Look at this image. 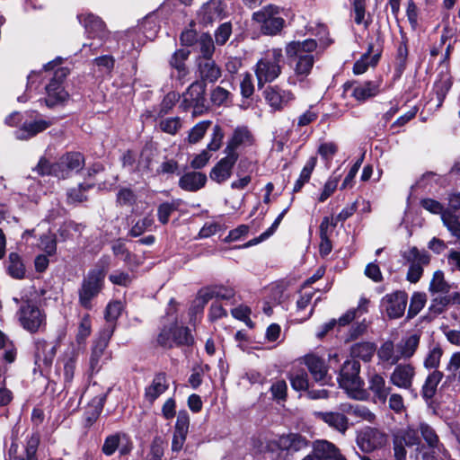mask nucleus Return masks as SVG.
<instances>
[{"mask_svg": "<svg viewBox=\"0 0 460 460\" xmlns=\"http://www.w3.org/2000/svg\"><path fill=\"white\" fill-rule=\"evenodd\" d=\"M61 58H58L44 66V70H54L53 76L49 84L45 86L46 97L43 99L45 104L49 108L63 104L69 98L68 93L63 86L64 80L69 74L66 67H61Z\"/></svg>", "mask_w": 460, "mask_h": 460, "instance_id": "obj_1", "label": "nucleus"}, {"mask_svg": "<svg viewBox=\"0 0 460 460\" xmlns=\"http://www.w3.org/2000/svg\"><path fill=\"white\" fill-rule=\"evenodd\" d=\"M284 56L281 49L267 50L255 66V75L258 86L263 87L266 83L276 80L282 71Z\"/></svg>", "mask_w": 460, "mask_h": 460, "instance_id": "obj_2", "label": "nucleus"}, {"mask_svg": "<svg viewBox=\"0 0 460 460\" xmlns=\"http://www.w3.org/2000/svg\"><path fill=\"white\" fill-rule=\"evenodd\" d=\"M317 42L308 39L304 41H292L286 47L288 58H296L295 72L297 75L306 76L311 72L314 63V54Z\"/></svg>", "mask_w": 460, "mask_h": 460, "instance_id": "obj_3", "label": "nucleus"}, {"mask_svg": "<svg viewBox=\"0 0 460 460\" xmlns=\"http://www.w3.org/2000/svg\"><path fill=\"white\" fill-rule=\"evenodd\" d=\"M105 270L102 267L91 270L84 278L78 290L79 304L85 309L93 307L92 301L99 295L103 287Z\"/></svg>", "mask_w": 460, "mask_h": 460, "instance_id": "obj_4", "label": "nucleus"}, {"mask_svg": "<svg viewBox=\"0 0 460 460\" xmlns=\"http://www.w3.org/2000/svg\"><path fill=\"white\" fill-rule=\"evenodd\" d=\"M359 362L354 358L348 359L343 363L338 377L341 387L354 398L362 391L364 385V382L359 376Z\"/></svg>", "mask_w": 460, "mask_h": 460, "instance_id": "obj_5", "label": "nucleus"}, {"mask_svg": "<svg viewBox=\"0 0 460 460\" xmlns=\"http://www.w3.org/2000/svg\"><path fill=\"white\" fill-rule=\"evenodd\" d=\"M402 256L409 264L406 279L411 283H417L423 274V267L430 262V255L428 252L413 246L402 252Z\"/></svg>", "mask_w": 460, "mask_h": 460, "instance_id": "obj_6", "label": "nucleus"}, {"mask_svg": "<svg viewBox=\"0 0 460 460\" xmlns=\"http://www.w3.org/2000/svg\"><path fill=\"white\" fill-rule=\"evenodd\" d=\"M307 447V441L305 438L297 434H288L281 436L278 439L271 441L268 447L272 453L279 451V460H287L289 455L300 451Z\"/></svg>", "mask_w": 460, "mask_h": 460, "instance_id": "obj_7", "label": "nucleus"}, {"mask_svg": "<svg viewBox=\"0 0 460 460\" xmlns=\"http://www.w3.org/2000/svg\"><path fill=\"white\" fill-rule=\"evenodd\" d=\"M17 315L21 325L32 333L38 332L46 322L45 314L31 301H25L22 304Z\"/></svg>", "mask_w": 460, "mask_h": 460, "instance_id": "obj_8", "label": "nucleus"}, {"mask_svg": "<svg viewBox=\"0 0 460 460\" xmlns=\"http://www.w3.org/2000/svg\"><path fill=\"white\" fill-rule=\"evenodd\" d=\"M279 9L271 5L253 13L252 19L260 23V29L265 35H276L284 27L285 20L279 16Z\"/></svg>", "mask_w": 460, "mask_h": 460, "instance_id": "obj_9", "label": "nucleus"}, {"mask_svg": "<svg viewBox=\"0 0 460 460\" xmlns=\"http://www.w3.org/2000/svg\"><path fill=\"white\" fill-rule=\"evenodd\" d=\"M180 108L186 111L193 108V115H201L206 110L205 86L200 83L191 84L182 94Z\"/></svg>", "mask_w": 460, "mask_h": 460, "instance_id": "obj_10", "label": "nucleus"}, {"mask_svg": "<svg viewBox=\"0 0 460 460\" xmlns=\"http://www.w3.org/2000/svg\"><path fill=\"white\" fill-rule=\"evenodd\" d=\"M357 445L365 453L383 448L388 441L387 435L376 428L367 427L357 435Z\"/></svg>", "mask_w": 460, "mask_h": 460, "instance_id": "obj_11", "label": "nucleus"}, {"mask_svg": "<svg viewBox=\"0 0 460 460\" xmlns=\"http://www.w3.org/2000/svg\"><path fill=\"white\" fill-rule=\"evenodd\" d=\"M84 165V159L82 154L67 153L54 164L55 177L58 179L68 178L73 173L80 172Z\"/></svg>", "mask_w": 460, "mask_h": 460, "instance_id": "obj_12", "label": "nucleus"}, {"mask_svg": "<svg viewBox=\"0 0 460 460\" xmlns=\"http://www.w3.org/2000/svg\"><path fill=\"white\" fill-rule=\"evenodd\" d=\"M114 331V324L105 325L100 332L98 339L93 342L90 356V368L92 371H98L100 369L101 359Z\"/></svg>", "mask_w": 460, "mask_h": 460, "instance_id": "obj_13", "label": "nucleus"}, {"mask_svg": "<svg viewBox=\"0 0 460 460\" xmlns=\"http://www.w3.org/2000/svg\"><path fill=\"white\" fill-rule=\"evenodd\" d=\"M408 302V295L404 291H395L385 295L381 305L391 319H397L404 314Z\"/></svg>", "mask_w": 460, "mask_h": 460, "instance_id": "obj_14", "label": "nucleus"}, {"mask_svg": "<svg viewBox=\"0 0 460 460\" xmlns=\"http://www.w3.org/2000/svg\"><path fill=\"white\" fill-rule=\"evenodd\" d=\"M419 431L411 427L397 431L394 438V457L406 458L404 447H413L420 444Z\"/></svg>", "mask_w": 460, "mask_h": 460, "instance_id": "obj_15", "label": "nucleus"}, {"mask_svg": "<svg viewBox=\"0 0 460 460\" xmlns=\"http://www.w3.org/2000/svg\"><path fill=\"white\" fill-rule=\"evenodd\" d=\"M415 375V367L411 364H398L391 373L389 382L399 389L411 391Z\"/></svg>", "mask_w": 460, "mask_h": 460, "instance_id": "obj_16", "label": "nucleus"}, {"mask_svg": "<svg viewBox=\"0 0 460 460\" xmlns=\"http://www.w3.org/2000/svg\"><path fill=\"white\" fill-rule=\"evenodd\" d=\"M264 98L273 111H282L295 99V96L291 91L273 85L265 89Z\"/></svg>", "mask_w": 460, "mask_h": 460, "instance_id": "obj_17", "label": "nucleus"}, {"mask_svg": "<svg viewBox=\"0 0 460 460\" xmlns=\"http://www.w3.org/2000/svg\"><path fill=\"white\" fill-rule=\"evenodd\" d=\"M226 155L220 159L210 172L211 180L222 183L230 178L232 169L238 159V155L225 153Z\"/></svg>", "mask_w": 460, "mask_h": 460, "instance_id": "obj_18", "label": "nucleus"}, {"mask_svg": "<svg viewBox=\"0 0 460 460\" xmlns=\"http://www.w3.org/2000/svg\"><path fill=\"white\" fill-rule=\"evenodd\" d=\"M50 119H35L26 120L22 126L15 132V136L18 139L26 140L35 137L37 134L43 132L52 125Z\"/></svg>", "mask_w": 460, "mask_h": 460, "instance_id": "obj_19", "label": "nucleus"}, {"mask_svg": "<svg viewBox=\"0 0 460 460\" xmlns=\"http://www.w3.org/2000/svg\"><path fill=\"white\" fill-rule=\"evenodd\" d=\"M225 16V6L220 0H210L204 4L198 13L199 21L203 24L212 23Z\"/></svg>", "mask_w": 460, "mask_h": 460, "instance_id": "obj_20", "label": "nucleus"}, {"mask_svg": "<svg viewBox=\"0 0 460 460\" xmlns=\"http://www.w3.org/2000/svg\"><path fill=\"white\" fill-rule=\"evenodd\" d=\"M368 389L372 393L376 402L385 403L392 391V387L386 385L383 376L373 373L368 377Z\"/></svg>", "mask_w": 460, "mask_h": 460, "instance_id": "obj_21", "label": "nucleus"}, {"mask_svg": "<svg viewBox=\"0 0 460 460\" xmlns=\"http://www.w3.org/2000/svg\"><path fill=\"white\" fill-rule=\"evenodd\" d=\"M253 142V137L251 131L247 127H237L231 137L228 141L226 147L225 148V153H229L232 155H238L235 150L239 146H251Z\"/></svg>", "mask_w": 460, "mask_h": 460, "instance_id": "obj_22", "label": "nucleus"}, {"mask_svg": "<svg viewBox=\"0 0 460 460\" xmlns=\"http://www.w3.org/2000/svg\"><path fill=\"white\" fill-rule=\"evenodd\" d=\"M197 66L202 81L214 83L221 76V69L212 58H197Z\"/></svg>", "mask_w": 460, "mask_h": 460, "instance_id": "obj_23", "label": "nucleus"}, {"mask_svg": "<svg viewBox=\"0 0 460 460\" xmlns=\"http://www.w3.org/2000/svg\"><path fill=\"white\" fill-rule=\"evenodd\" d=\"M78 19L84 24L89 37L102 40L106 35L105 25L99 17L88 13L79 15Z\"/></svg>", "mask_w": 460, "mask_h": 460, "instance_id": "obj_24", "label": "nucleus"}, {"mask_svg": "<svg viewBox=\"0 0 460 460\" xmlns=\"http://www.w3.org/2000/svg\"><path fill=\"white\" fill-rule=\"evenodd\" d=\"M305 365L314 379L321 385L328 383L327 367L322 358L314 355L305 358Z\"/></svg>", "mask_w": 460, "mask_h": 460, "instance_id": "obj_25", "label": "nucleus"}, {"mask_svg": "<svg viewBox=\"0 0 460 460\" xmlns=\"http://www.w3.org/2000/svg\"><path fill=\"white\" fill-rule=\"evenodd\" d=\"M316 415L329 427L334 429L341 434H344L349 429V419L342 412L320 411L316 412Z\"/></svg>", "mask_w": 460, "mask_h": 460, "instance_id": "obj_26", "label": "nucleus"}, {"mask_svg": "<svg viewBox=\"0 0 460 460\" xmlns=\"http://www.w3.org/2000/svg\"><path fill=\"white\" fill-rule=\"evenodd\" d=\"M314 451L322 460H346L336 446L327 440H317Z\"/></svg>", "mask_w": 460, "mask_h": 460, "instance_id": "obj_27", "label": "nucleus"}, {"mask_svg": "<svg viewBox=\"0 0 460 460\" xmlns=\"http://www.w3.org/2000/svg\"><path fill=\"white\" fill-rule=\"evenodd\" d=\"M207 182V176L203 172H190L183 174L179 180V186L187 191H197L203 188Z\"/></svg>", "mask_w": 460, "mask_h": 460, "instance_id": "obj_28", "label": "nucleus"}, {"mask_svg": "<svg viewBox=\"0 0 460 460\" xmlns=\"http://www.w3.org/2000/svg\"><path fill=\"white\" fill-rule=\"evenodd\" d=\"M78 356L79 349L74 344H70L63 358L64 379L66 383L70 384L73 381Z\"/></svg>", "mask_w": 460, "mask_h": 460, "instance_id": "obj_29", "label": "nucleus"}, {"mask_svg": "<svg viewBox=\"0 0 460 460\" xmlns=\"http://www.w3.org/2000/svg\"><path fill=\"white\" fill-rule=\"evenodd\" d=\"M169 387L166 376L163 373L157 374L151 385L146 388L145 396L150 402H154Z\"/></svg>", "mask_w": 460, "mask_h": 460, "instance_id": "obj_30", "label": "nucleus"}, {"mask_svg": "<svg viewBox=\"0 0 460 460\" xmlns=\"http://www.w3.org/2000/svg\"><path fill=\"white\" fill-rule=\"evenodd\" d=\"M379 92V84L367 81L355 85L352 89V96L358 102H364L368 98L376 96Z\"/></svg>", "mask_w": 460, "mask_h": 460, "instance_id": "obj_31", "label": "nucleus"}, {"mask_svg": "<svg viewBox=\"0 0 460 460\" xmlns=\"http://www.w3.org/2000/svg\"><path fill=\"white\" fill-rule=\"evenodd\" d=\"M420 343V335L411 334L402 339L397 345L396 349L401 358H410L415 353Z\"/></svg>", "mask_w": 460, "mask_h": 460, "instance_id": "obj_32", "label": "nucleus"}, {"mask_svg": "<svg viewBox=\"0 0 460 460\" xmlns=\"http://www.w3.org/2000/svg\"><path fill=\"white\" fill-rule=\"evenodd\" d=\"M155 119L158 120L157 128L159 130L169 135H176L182 128V120L180 117H155Z\"/></svg>", "mask_w": 460, "mask_h": 460, "instance_id": "obj_33", "label": "nucleus"}, {"mask_svg": "<svg viewBox=\"0 0 460 460\" xmlns=\"http://www.w3.org/2000/svg\"><path fill=\"white\" fill-rule=\"evenodd\" d=\"M373 48H374L373 45L369 44L367 52L365 53L364 55H362V57L358 61H356V63L354 64V66H353V73L355 75L364 74L367 70V68L370 65L375 66L377 63L379 56H380L379 53L375 54L370 58V54L373 53V51H374Z\"/></svg>", "mask_w": 460, "mask_h": 460, "instance_id": "obj_34", "label": "nucleus"}, {"mask_svg": "<svg viewBox=\"0 0 460 460\" xmlns=\"http://www.w3.org/2000/svg\"><path fill=\"white\" fill-rule=\"evenodd\" d=\"M376 349V345L372 342H358L351 346L350 355L353 358H358L364 361H369L374 356Z\"/></svg>", "mask_w": 460, "mask_h": 460, "instance_id": "obj_35", "label": "nucleus"}, {"mask_svg": "<svg viewBox=\"0 0 460 460\" xmlns=\"http://www.w3.org/2000/svg\"><path fill=\"white\" fill-rule=\"evenodd\" d=\"M8 274L17 279H23L25 275V268L23 262L16 252H11L6 262Z\"/></svg>", "mask_w": 460, "mask_h": 460, "instance_id": "obj_36", "label": "nucleus"}, {"mask_svg": "<svg viewBox=\"0 0 460 460\" xmlns=\"http://www.w3.org/2000/svg\"><path fill=\"white\" fill-rule=\"evenodd\" d=\"M442 222L450 234L460 242V217L449 210L442 214Z\"/></svg>", "mask_w": 460, "mask_h": 460, "instance_id": "obj_37", "label": "nucleus"}, {"mask_svg": "<svg viewBox=\"0 0 460 460\" xmlns=\"http://www.w3.org/2000/svg\"><path fill=\"white\" fill-rule=\"evenodd\" d=\"M377 356L380 360L387 362L391 365L396 364L401 357L399 352L396 350L392 341H385L378 349Z\"/></svg>", "mask_w": 460, "mask_h": 460, "instance_id": "obj_38", "label": "nucleus"}, {"mask_svg": "<svg viewBox=\"0 0 460 460\" xmlns=\"http://www.w3.org/2000/svg\"><path fill=\"white\" fill-rule=\"evenodd\" d=\"M180 100V94L175 92L168 93L155 111V117L163 118L168 114Z\"/></svg>", "mask_w": 460, "mask_h": 460, "instance_id": "obj_39", "label": "nucleus"}, {"mask_svg": "<svg viewBox=\"0 0 460 460\" xmlns=\"http://www.w3.org/2000/svg\"><path fill=\"white\" fill-rule=\"evenodd\" d=\"M450 289L449 284L446 281L442 270L434 272L429 283V290L431 294H447Z\"/></svg>", "mask_w": 460, "mask_h": 460, "instance_id": "obj_40", "label": "nucleus"}, {"mask_svg": "<svg viewBox=\"0 0 460 460\" xmlns=\"http://www.w3.org/2000/svg\"><path fill=\"white\" fill-rule=\"evenodd\" d=\"M443 377V374L439 371H433L428 376L423 386L422 396L426 399H430L434 396L437 386Z\"/></svg>", "mask_w": 460, "mask_h": 460, "instance_id": "obj_41", "label": "nucleus"}, {"mask_svg": "<svg viewBox=\"0 0 460 460\" xmlns=\"http://www.w3.org/2000/svg\"><path fill=\"white\" fill-rule=\"evenodd\" d=\"M449 458L450 454L442 443L429 446L422 453L423 460H447Z\"/></svg>", "mask_w": 460, "mask_h": 460, "instance_id": "obj_42", "label": "nucleus"}, {"mask_svg": "<svg viewBox=\"0 0 460 460\" xmlns=\"http://www.w3.org/2000/svg\"><path fill=\"white\" fill-rule=\"evenodd\" d=\"M200 56L198 58H212L215 51L213 40L209 34L203 33L197 40Z\"/></svg>", "mask_w": 460, "mask_h": 460, "instance_id": "obj_43", "label": "nucleus"}, {"mask_svg": "<svg viewBox=\"0 0 460 460\" xmlns=\"http://www.w3.org/2000/svg\"><path fill=\"white\" fill-rule=\"evenodd\" d=\"M172 329L174 346H190L193 344L194 339L190 334V331L189 330V328L175 325L172 327Z\"/></svg>", "mask_w": 460, "mask_h": 460, "instance_id": "obj_44", "label": "nucleus"}, {"mask_svg": "<svg viewBox=\"0 0 460 460\" xmlns=\"http://www.w3.org/2000/svg\"><path fill=\"white\" fill-rule=\"evenodd\" d=\"M210 125V120H202L197 123L193 128H190L189 132L187 138L188 142L190 144H196L199 142L207 133Z\"/></svg>", "mask_w": 460, "mask_h": 460, "instance_id": "obj_45", "label": "nucleus"}, {"mask_svg": "<svg viewBox=\"0 0 460 460\" xmlns=\"http://www.w3.org/2000/svg\"><path fill=\"white\" fill-rule=\"evenodd\" d=\"M288 379L292 388L296 391H304L308 388V377L304 370H297L289 374Z\"/></svg>", "mask_w": 460, "mask_h": 460, "instance_id": "obj_46", "label": "nucleus"}, {"mask_svg": "<svg viewBox=\"0 0 460 460\" xmlns=\"http://www.w3.org/2000/svg\"><path fill=\"white\" fill-rule=\"evenodd\" d=\"M165 448V442L160 437H155L150 446V450L144 460H162Z\"/></svg>", "mask_w": 460, "mask_h": 460, "instance_id": "obj_47", "label": "nucleus"}, {"mask_svg": "<svg viewBox=\"0 0 460 460\" xmlns=\"http://www.w3.org/2000/svg\"><path fill=\"white\" fill-rule=\"evenodd\" d=\"M425 304L426 295L423 293L415 292L411 298L407 317L410 319L415 317L424 307Z\"/></svg>", "mask_w": 460, "mask_h": 460, "instance_id": "obj_48", "label": "nucleus"}, {"mask_svg": "<svg viewBox=\"0 0 460 460\" xmlns=\"http://www.w3.org/2000/svg\"><path fill=\"white\" fill-rule=\"evenodd\" d=\"M344 412L353 413L355 416L360 417L362 420L368 422H374L376 420V415L368 408L361 405H349L344 406Z\"/></svg>", "mask_w": 460, "mask_h": 460, "instance_id": "obj_49", "label": "nucleus"}, {"mask_svg": "<svg viewBox=\"0 0 460 460\" xmlns=\"http://www.w3.org/2000/svg\"><path fill=\"white\" fill-rule=\"evenodd\" d=\"M92 332V322L88 314H84L79 323L76 341L78 344L84 343Z\"/></svg>", "mask_w": 460, "mask_h": 460, "instance_id": "obj_50", "label": "nucleus"}, {"mask_svg": "<svg viewBox=\"0 0 460 460\" xmlns=\"http://www.w3.org/2000/svg\"><path fill=\"white\" fill-rule=\"evenodd\" d=\"M123 309V305L119 301H113L108 304L105 310V319L107 323L105 325L114 324L119 317Z\"/></svg>", "mask_w": 460, "mask_h": 460, "instance_id": "obj_51", "label": "nucleus"}, {"mask_svg": "<svg viewBox=\"0 0 460 460\" xmlns=\"http://www.w3.org/2000/svg\"><path fill=\"white\" fill-rule=\"evenodd\" d=\"M419 430L423 438L427 447L441 443L435 429L427 423H420Z\"/></svg>", "mask_w": 460, "mask_h": 460, "instance_id": "obj_52", "label": "nucleus"}, {"mask_svg": "<svg viewBox=\"0 0 460 460\" xmlns=\"http://www.w3.org/2000/svg\"><path fill=\"white\" fill-rule=\"evenodd\" d=\"M178 204L175 202H164L157 209V217L160 223L165 225L168 223L171 215L176 211Z\"/></svg>", "mask_w": 460, "mask_h": 460, "instance_id": "obj_53", "label": "nucleus"}, {"mask_svg": "<svg viewBox=\"0 0 460 460\" xmlns=\"http://www.w3.org/2000/svg\"><path fill=\"white\" fill-rule=\"evenodd\" d=\"M340 181V175H332L325 182L323 191L318 197L319 202H324L335 191L338 182Z\"/></svg>", "mask_w": 460, "mask_h": 460, "instance_id": "obj_54", "label": "nucleus"}, {"mask_svg": "<svg viewBox=\"0 0 460 460\" xmlns=\"http://www.w3.org/2000/svg\"><path fill=\"white\" fill-rule=\"evenodd\" d=\"M190 52L184 49H179L172 55L170 64L182 75L185 74L186 68L184 61L188 58Z\"/></svg>", "mask_w": 460, "mask_h": 460, "instance_id": "obj_55", "label": "nucleus"}, {"mask_svg": "<svg viewBox=\"0 0 460 460\" xmlns=\"http://www.w3.org/2000/svg\"><path fill=\"white\" fill-rule=\"evenodd\" d=\"M154 225V219L151 217H145L144 218L138 220L131 228L130 235L137 237L141 235L146 231L151 230Z\"/></svg>", "mask_w": 460, "mask_h": 460, "instance_id": "obj_56", "label": "nucleus"}, {"mask_svg": "<svg viewBox=\"0 0 460 460\" xmlns=\"http://www.w3.org/2000/svg\"><path fill=\"white\" fill-rule=\"evenodd\" d=\"M223 138H224V133H223L221 127L218 125H216L213 128L211 139L207 146V150L213 151V152L219 150L222 146Z\"/></svg>", "mask_w": 460, "mask_h": 460, "instance_id": "obj_57", "label": "nucleus"}, {"mask_svg": "<svg viewBox=\"0 0 460 460\" xmlns=\"http://www.w3.org/2000/svg\"><path fill=\"white\" fill-rule=\"evenodd\" d=\"M91 185L79 184L78 187L73 188L67 192V199L70 203H80L86 199L84 192Z\"/></svg>", "mask_w": 460, "mask_h": 460, "instance_id": "obj_58", "label": "nucleus"}, {"mask_svg": "<svg viewBox=\"0 0 460 460\" xmlns=\"http://www.w3.org/2000/svg\"><path fill=\"white\" fill-rule=\"evenodd\" d=\"M420 205L425 210L435 215H440L441 217L443 213L448 211L444 208V206L440 202L429 198L421 199Z\"/></svg>", "mask_w": 460, "mask_h": 460, "instance_id": "obj_59", "label": "nucleus"}, {"mask_svg": "<svg viewBox=\"0 0 460 460\" xmlns=\"http://www.w3.org/2000/svg\"><path fill=\"white\" fill-rule=\"evenodd\" d=\"M39 445V438L31 436L28 441L25 449V457L17 456L14 460H37L36 452Z\"/></svg>", "mask_w": 460, "mask_h": 460, "instance_id": "obj_60", "label": "nucleus"}, {"mask_svg": "<svg viewBox=\"0 0 460 460\" xmlns=\"http://www.w3.org/2000/svg\"><path fill=\"white\" fill-rule=\"evenodd\" d=\"M229 96L230 93L226 89L217 86L211 92L210 100L214 105L221 106L227 103Z\"/></svg>", "mask_w": 460, "mask_h": 460, "instance_id": "obj_61", "label": "nucleus"}, {"mask_svg": "<svg viewBox=\"0 0 460 460\" xmlns=\"http://www.w3.org/2000/svg\"><path fill=\"white\" fill-rule=\"evenodd\" d=\"M337 151L338 146L333 142L322 143L318 147V154L325 161L332 160L334 155L337 153Z\"/></svg>", "mask_w": 460, "mask_h": 460, "instance_id": "obj_62", "label": "nucleus"}, {"mask_svg": "<svg viewBox=\"0 0 460 460\" xmlns=\"http://www.w3.org/2000/svg\"><path fill=\"white\" fill-rule=\"evenodd\" d=\"M389 409L395 413H402L405 410L404 401L402 396L397 393H390L388 395Z\"/></svg>", "mask_w": 460, "mask_h": 460, "instance_id": "obj_63", "label": "nucleus"}, {"mask_svg": "<svg viewBox=\"0 0 460 460\" xmlns=\"http://www.w3.org/2000/svg\"><path fill=\"white\" fill-rule=\"evenodd\" d=\"M442 356V349L439 347L433 348L428 354L424 366L427 368H436L438 367Z\"/></svg>", "mask_w": 460, "mask_h": 460, "instance_id": "obj_64", "label": "nucleus"}]
</instances>
